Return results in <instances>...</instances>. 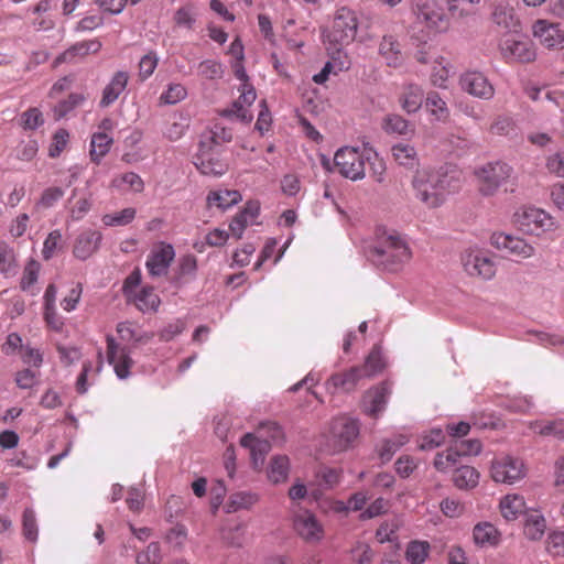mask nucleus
Listing matches in <instances>:
<instances>
[{
  "instance_id": "obj_10",
  "label": "nucleus",
  "mask_w": 564,
  "mask_h": 564,
  "mask_svg": "<svg viewBox=\"0 0 564 564\" xmlns=\"http://www.w3.org/2000/svg\"><path fill=\"white\" fill-rule=\"evenodd\" d=\"M525 475L522 460L512 457H503L491 465V477L497 482L514 484Z\"/></svg>"
},
{
  "instance_id": "obj_30",
  "label": "nucleus",
  "mask_w": 564,
  "mask_h": 564,
  "mask_svg": "<svg viewBox=\"0 0 564 564\" xmlns=\"http://www.w3.org/2000/svg\"><path fill=\"white\" fill-rule=\"evenodd\" d=\"M391 153L398 164L414 169L419 165V158L414 147L405 143H398L391 148Z\"/></svg>"
},
{
  "instance_id": "obj_40",
  "label": "nucleus",
  "mask_w": 564,
  "mask_h": 564,
  "mask_svg": "<svg viewBox=\"0 0 564 564\" xmlns=\"http://www.w3.org/2000/svg\"><path fill=\"white\" fill-rule=\"evenodd\" d=\"M258 500L257 495L251 492H236L230 496L228 502L226 503V512L234 513L240 509H248L253 506Z\"/></svg>"
},
{
  "instance_id": "obj_60",
  "label": "nucleus",
  "mask_w": 564,
  "mask_h": 564,
  "mask_svg": "<svg viewBox=\"0 0 564 564\" xmlns=\"http://www.w3.org/2000/svg\"><path fill=\"white\" fill-rule=\"evenodd\" d=\"M159 58L155 53L145 54L139 63V76L142 80L149 78L158 66Z\"/></svg>"
},
{
  "instance_id": "obj_39",
  "label": "nucleus",
  "mask_w": 564,
  "mask_h": 564,
  "mask_svg": "<svg viewBox=\"0 0 564 564\" xmlns=\"http://www.w3.org/2000/svg\"><path fill=\"white\" fill-rule=\"evenodd\" d=\"M406 442L408 437L404 435H397L392 438L383 440L378 447V455L382 464L391 460L397 451H399Z\"/></svg>"
},
{
  "instance_id": "obj_59",
  "label": "nucleus",
  "mask_w": 564,
  "mask_h": 564,
  "mask_svg": "<svg viewBox=\"0 0 564 564\" xmlns=\"http://www.w3.org/2000/svg\"><path fill=\"white\" fill-rule=\"evenodd\" d=\"M43 123L42 112L37 108H30L21 115V124L26 130H35Z\"/></svg>"
},
{
  "instance_id": "obj_8",
  "label": "nucleus",
  "mask_w": 564,
  "mask_h": 564,
  "mask_svg": "<svg viewBox=\"0 0 564 564\" xmlns=\"http://www.w3.org/2000/svg\"><path fill=\"white\" fill-rule=\"evenodd\" d=\"M412 10L417 20L424 22L427 28L436 31L446 29L444 9L436 0H412Z\"/></svg>"
},
{
  "instance_id": "obj_44",
  "label": "nucleus",
  "mask_w": 564,
  "mask_h": 564,
  "mask_svg": "<svg viewBox=\"0 0 564 564\" xmlns=\"http://www.w3.org/2000/svg\"><path fill=\"white\" fill-rule=\"evenodd\" d=\"M546 524L545 519L540 514H531L525 522L524 533L533 541L540 540L544 534Z\"/></svg>"
},
{
  "instance_id": "obj_61",
  "label": "nucleus",
  "mask_w": 564,
  "mask_h": 564,
  "mask_svg": "<svg viewBox=\"0 0 564 564\" xmlns=\"http://www.w3.org/2000/svg\"><path fill=\"white\" fill-rule=\"evenodd\" d=\"M445 142L457 155H463L471 147V142L467 138L454 133L447 135Z\"/></svg>"
},
{
  "instance_id": "obj_24",
  "label": "nucleus",
  "mask_w": 564,
  "mask_h": 564,
  "mask_svg": "<svg viewBox=\"0 0 564 564\" xmlns=\"http://www.w3.org/2000/svg\"><path fill=\"white\" fill-rule=\"evenodd\" d=\"M491 18L494 23L502 30L513 33L518 32L519 20L514 14V9L508 3L496 4Z\"/></svg>"
},
{
  "instance_id": "obj_48",
  "label": "nucleus",
  "mask_w": 564,
  "mask_h": 564,
  "mask_svg": "<svg viewBox=\"0 0 564 564\" xmlns=\"http://www.w3.org/2000/svg\"><path fill=\"white\" fill-rule=\"evenodd\" d=\"M135 217V209L128 207L115 214H107L102 217V223L106 226H126L130 224Z\"/></svg>"
},
{
  "instance_id": "obj_5",
  "label": "nucleus",
  "mask_w": 564,
  "mask_h": 564,
  "mask_svg": "<svg viewBox=\"0 0 564 564\" xmlns=\"http://www.w3.org/2000/svg\"><path fill=\"white\" fill-rule=\"evenodd\" d=\"M223 149L212 148L210 142H199L198 151L194 156L197 170L207 176H221L228 169V162L221 156Z\"/></svg>"
},
{
  "instance_id": "obj_36",
  "label": "nucleus",
  "mask_w": 564,
  "mask_h": 564,
  "mask_svg": "<svg viewBox=\"0 0 564 564\" xmlns=\"http://www.w3.org/2000/svg\"><path fill=\"white\" fill-rule=\"evenodd\" d=\"M473 536L475 543L480 546H484L485 544L497 545L499 542V533L489 522H482L475 525Z\"/></svg>"
},
{
  "instance_id": "obj_63",
  "label": "nucleus",
  "mask_w": 564,
  "mask_h": 564,
  "mask_svg": "<svg viewBox=\"0 0 564 564\" xmlns=\"http://www.w3.org/2000/svg\"><path fill=\"white\" fill-rule=\"evenodd\" d=\"M546 551L554 556H564V532H553L549 535Z\"/></svg>"
},
{
  "instance_id": "obj_43",
  "label": "nucleus",
  "mask_w": 564,
  "mask_h": 564,
  "mask_svg": "<svg viewBox=\"0 0 564 564\" xmlns=\"http://www.w3.org/2000/svg\"><path fill=\"white\" fill-rule=\"evenodd\" d=\"M425 107L437 120H444L448 116L446 102L436 91L427 93L425 97Z\"/></svg>"
},
{
  "instance_id": "obj_28",
  "label": "nucleus",
  "mask_w": 564,
  "mask_h": 564,
  "mask_svg": "<svg viewBox=\"0 0 564 564\" xmlns=\"http://www.w3.org/2000/svg\"><path fill=\"white\" fill-rule=\"evenodd\" d=\"M113 140L105 132H96L90 140L89 156L91 162L99 164L110 151Z\"/></svg>"
},
{
  "instance_id": "obj_32",
  "label": "nucleus",
  "mask_w": 564,
  "mask_h": 564,
  "mask_svg": "<svg viewBox=\"0 0 564 564\" xmlns=\"http://www.w3.org/2000/svg\"><path fill=\"white\" fill-rule=\"evenodd\" d=\"M128 300L132 301L138 310L143 313L156 311L161 302L152 288H143L140 292H134L131 299Z\"/></svg>"
},
{
  "instance_id": "obj_18",
  "label": "nucleus",
  "mask_w": 564,
  "mask_h": 564,
  "mask_svg": "<svg viewBox=\"0 0 564 564\" xmlns=\"http://www.w3.org/2000/svg\"><path fill=\"white\" fill-rule=\"evenodd\" d=\"M388 394L386 383L369 389L362 397V411L371 417H377L386 408Z\"/></svg>"
},
{
  "instance_id": "obj_33",
  "label": "nucleus",
  "mask_w": 564,
  "mask_h": 564,
  "mask_svg": "<svg viewBox=\"0 0 564 564\" xmlns=\"http://www.w3.org/2000/svg\"><path fill=\"white\" fill-rule=\"evenodd\" d=\"M357 367L362 369L361 373L365 378H372L379 375L386 367L380 347L375 346L367 356L365 364Z\"/></svg>"
},
{
  "instance_id": "obj_25",
  "label": "nucleus",
  "mask_w": 564,
  "mask_h": 564,
  "mask_svg": "<svg viewBox=\"0 0 564 564\" xmlns=\"http://www.w3.org/2000/svg\"><path fill=\"white\" fill-rule=\"evenodd\" d=\"M379 53L390 67H399L403 63L400 43L392 35H384L379 45Z\"/></svg>"
},
{
  "instance_id": "obj_11",
  "label": "nucleus",
  "mask_w": 564,
  "mask_h": 564,
  "mask_svg": "<svg viewBox=\"0 0 564 564\" xmlns=\"http://www.w3.org/2000/svg\"><path fill=\"white\" fill-rule=\"evenodd\" d=\"M465 271L471 276L489 280L496 274V265L491 258L481 251H466L462 257Z\"/></svg>"
},
{
  "instance_id": "obj_23",
  "label": "nucleus",
  "mask_w": 564,
  "mask_h": 564,
  "mask_svg": "<svg viewBox=\"0 0 564 564\" xmlns=\"http://www.w3.org/2000/svg\"><path fill=\"white\" fill-rule=\"evenodd\" d=\"M101 48V43L97 40L78 42L72 45L68 50L58 55L54 62L57 66L62 63H70L76 56H86L88 54H95Z\"/></svg>"
},
{
  "instance_id": "obj_56",
  "label": "nucleus",
  "mask_w": 564,
  "mask_h": 564,
  "mask_svg": "<svg viewBox=\"0 0 564 564\" xmlns=\"http://www.w3.org/2000/svg\"><path fill=\"white\" fill-rule=\"evenodd\" d=\"M117 332L122 340L130 341L133 340L135 343L148 341L151 339V335L143 334L139 335L133 328L131 323L121 322L117 325Z\"/></svg>"
},
{
  "instance_id": "obj_54",
  "label": "nucleus",
  "mask_w": 564,
  "mask_h": 564,
  "mask_svg": "<svg viewBox=\"0 0 564 564\" xmlns=\"http://www.w3.org/2000/svg\"><path fill=\"white\" fill-rule=\"evenodd\" d=\"M40 271V263L35 260H30L23 271V275L21 278V289L23 291H30L32 285L37 281Z\"/></svg>"
},
{
  "instance_id": "obj_13",
  "label": "nucleus",
  "mask_w": 564,
  "mask_h": 564,
  "mask_svg": "<svg viewBox=\"0 0 564 564\" xmlns=\"http://www.w3.org/2000/svg\"><path fill=\"white\" fill-rule=\"evenodd\" d=\"M490 241L497 249L508 250L510 253L524 259L531 258L535 252L534 247L523 239L503 232L492 234Z\"/></svg>"
},
{
  "instance_id": "obj_51",
  "label": "nucleus",
  "mask_w": 564,
  "mask_h": 564,
  "mask_svg": "<svg viewBox=\"0 0 564 564\" xmlns=\"http://www.w3.org/2000/svg\"><path fill=\"white\" fill-rule=\"evenodd\" d=\"M220 115L227 118H236L245 123H249L253 118L252 113L240 102V100L234 101L231 107L221 110Z\"/></svg>"
},
{
  "instance_id": "obj_27",
  "label": "nucleus",
  "mask_w": 564,
  "mask_h": 564,
  "mask_svg": "<svg viewBox=\"0 0 564 564\" xmlns=\"http://www.w3.org/2000/svg\"><path fill=\"white\" fill-rule=\"evenodd\" d=\"M423 101L424 91L420 86L410 84L404 87L400 97V104L403 110L408 113H414L422 107Z\"/></svg>"
},
{
  "instance_id": "obj_31",
  "label": "nucleus",
  "mask_w": 564,
  "mask_h": 564,
  "mask_svg": "<svg viewBox=\"0 0 564 564\" xmlns=\"http://www.w3.org/2000/svg\"><path fill=\"white\" fill-rule=\"evenodd\" d=\"M500 510L506 520H516L525 511L523 497L518 495H507L500 502Z\"/></svg>"
},
{
  "instance_id": "obj_47",
  "label": "nucleus",
  "mask_w": 564,
  "mask_h": 564,
  "mask_svg": "<svg viewBox=\"0 0 564 564\" xmlns=\"http://www.w3.org/2000/svg\"><path fill=\"white\" fill-rule=\"evenodd\" d=\"M198 75L206 79H220L224 76L221 63L215 59H205L198 64Z\"/></svg>"
},
{
  "instance_id": "obj_49",
  "label": "nucleus",
  "mask_w": 564,
  "mask_h": 564,
  "mask_svg": "<svg viewBox=\"0 0 564 564\" xmlns=\"http://www.w3.org/2000/svg\"><path fill=\"white\" fill-rule=\"evenodd\" d=\"M271 451V443L269 440L262 438L253 445L250 452L251 463L254 469L260 470L264 464L267 454Z\"/></svg>"
},
{
  "instance_id": "obj_26",
  "label": "nucleus",
  "mask_w": 564,
  "mask_h": 564,
  "mask_svg": "<svg viewBox=\"0 0 564 564\" xmlns=\"http://www.w3.org/2000/svg\"><path fill=\"white\" fill-rule=\"evenodd\" d=\"M128 79L129 76L126 72H117L102 91L100 106L108 107L115 102L126 89Z\"/></svg>"
},
{
  "instance_id": "obj_7",
  "label": "nucleus",
  "mask_w": 564,
  "mask_h": 564,
  "mask_svg": "<svg viewBox=\"0 0 564 564\" xmlns=\"http://www.w3.org/2000/svg\"><path fill=\"white\" fill-rule=\"evenodd\" d=\"M365 162L366 159L355 148H341L334 156L335 166L338 172L346 178L358 181L365 177Z\"/></svg>"
},
{
  "instance_id": "obj_64",
  "label": "nucleus",
  "mask_w": 564,
  "mask_h": 564,
  "mask_svg": "<svg viewBox=\"0 0 564 564\" xmlns=\"http://www.w3.org/2000/svg\"><path fill=\"white\" fill-rule=\"evenodd\" d=\"M549 172L558 177H564V151L557 152L550 156L546 162Z\"/></svg>"
},
{
  "instance_id": "obj_17",
  "label": "nucleus",
  "mask_w": 564,
  "mask_h": 564,
  "mask_svg": "<svg viewBox=\"0 0 564 564\" xmlns=\"http://www.w3.org/2000/svg\"><path fill=\"white\" fill-rule=\"evenodd\" d=\"M294 530L306 542H317L323 536V530L315 516L310 511H303L294 517Z\"/></svg>"
},
{
  "instance_id": "obj_2",
  "label": "nucleus",
  "mask_w": 564,
  "mask_h": 564,
  "mask_svg": "<svg viewBox=\"0 0 564 564\" xmlns=\"http://www.w3.org/2000/svg\"><path fill=\"white\" fill-rule=\"evenodd\" d=\"M357 28L358 21L354 11L345 7L337 10L332 30L325 35L327 51L333 58L336 54L340 55L343 46L355 40Z\"/></svg>"
},
{
  "instance_id": "obj_1",
  "label": "nucleus",
  "mask_w": 564,
  "mask_h": 564,
  "mask_svg": "<svg viewBox=\"0 0 564 564\" xmlns=\"http://www.w3.org/2000/svg\"><path fill=\"white\" fill-rule=\"evenodd\" d=\"M365 254L373 265L390 272L399 271L412 256L399 235L381 229L377 231L375 241L366 247Z\"/></svg>"
},
{
  "instance_id": "obj_3",
  "label": "nucleus",
  "mask_w": 564,
  "mask_h": 564,
  "mask_svg": "<svg viewBox=\"0 0 564 564\" xmlns=\"http://www.w3.org/2000/svg\"><path fill=\"white\" fill-rule=\"evenodd\" d=\"M512 174V167L505 162H489L475 171L479 192L485 196L494 195Z\"/></svg>"
},
{
  "instance_id": "obj_22",
  "label": "nucleus",
  "mask_w": 564,
  "mask_h": 564,
  "mask_svg": "<svg viewBox=\"0 0 564 564\" xmlns=\"http://www.w3.org/2000/svg\"><path fill=\"white\" fill-rule=\"evenodd\" d=\"M501 51L505 56L512 57L521 63H529L535 58V51L529 42L513 37L506 39L501 43Z\"/></svg>"
},
{
  "instance_id": "obj_57",
  "label": "nucleus",
  "mask_w": 564,
  "mask_h": 564,
  "mask_svg": "<svg viewBox=\"0 0 564 564\" xmlns=\"http://www.w3.org/2000/svg\"><path fill=\"white\" fill-rule=\"evenodd\" d=\"M137 564H159L161 561V549L158 542H151L144 552L137 555Z\"/></svg>"
},
{
  "instance_id": "obj_21",
  "label": "nucleus",
  "mask_w": 564,
  "mask_h": 564,
  "mask_svg": "<svg viewBox=\"0 0 564 564\" xmlns=\"http://www.w3.org/2000/svg\"><path fill=\"white\" fill-rule=\"evenodd\" d=\"M429 173L444 200L449 193L457 189L458 171L454 166H441L438 170Z\"/></svg>"
},
{
  "instance_id": "obj_46",
  "label": "nucleus",
  "mask_w": 564,
  "mask_h": 564,
  "mask_svg": "<svg viewBox=\"0 0 564 564\" xmlns=\"http://www.w3.org/2000/svg\"><path fill=\"white\" fill-rule=\"evenodd\" d=\"M85 96L83 94H70L67 99L59 101L54 108V115L56 119L64 118L67 116L73 109L78 107L85 101Z\"/></svg>"
},
{
  "instance_id": "obj_20",
  "label": "nucleus",
  "mask_w": 564,
  "mask_h": 564,
  "mask_svg": "<svg viewBox=\"0 0 564 564\" xmlns=\"http://www.w3.org/2000/svg\"><path fill=\"white\" fill-rule=\"evenodd\" d=\"M533 34L547 48L561 47L564 43V34L558 25L546 20H538L534 23Z\"/></svg>"
},
{
  "instance_id": "obj_52",
  "label": "nucleus",
  "mask_w": 564,
  "mask_h": 564,
  "mask_svg": "<svg viewBox=\"0 0 564 564\" xmlns=\"http://www.w3.org/2000/svg\"><path fill=\"white\" fill-rule=\"evenodd\" d=\"M561 427V420L555 421H533L529 423V429L542 436L557 437V431Z\"/></svg>"
},
{
  "instance_id": "obj_50",
  "label": "nucleus",
  "mask_w": 564,
  "mask_h": 564,
  "mask_svg": "<svg viewBox=\"0 0 564 564\" xmlns=\"http://www.w3.org/2000/svg\"><path fill=\"white\" fill-rule=\"evenodd\" d=\"M460 457L456 446L448 448L446 452L437 453L434 459V467L440 471H446L454 466Z\"/></svg>"
},
{
  "instance_id": "obj_38",
  "label": "nucleus",
  "mask_w": 564,
  "mask_h": 564,
  "mask_svg": "<svg viewBox=\"0 0 564 564\" xmlns=\"http://www.w3.org/2000/svg\"><path fill=\"white\" fill-rule=\"evenodd\" d=\"M479 473L470 466H462L453 474V482L458 489H470L477 486Z\"/></svg>"
},
{
  "instance_id": "obj_35",
  "label": "nucleus",
  "mask_w": 564,
  "mask_h": 564,
  "mask_svg": "<svg viewBox=\"0 0 564 564\" xmlns=\"http://www.w3.org/2000/svg\"><path fill=\"white\" fill-rule=\"evenodd\" d=\"M17 272L18 261L13 248L7 242L0 241V274L12 276Z\"/></svg>"
},
{
  "instance_id": "obj_16",
  "label": "nucleus",
  "mask_w": 564,
  "mask_h": 564,
  "mask_svg": "<svg viewBox=\"0 0 564 564\" xmlns=\"http://www.w3.org/2000/svg\"><path fill=\"white\" fill-rule=\"evenodd\" d=\"M107 359L108 362L113 366L115 372L119 379H127L129 377L133 361L124 348L119 351L118 344L110 335L107 336Z\"/></svg>"
},
{
  "instance_id": "obj_53",
  "label": "nucleus",
  "mask_w": 564,
  "mask_h": 564,
  "mask_svg": "<svg viewBox=\"0 0 564 564\" xmlns=\"http://www.w3.org/2000/svg\"><path fill=\"white\" fill-rule=\"evenodd\" d=\"M186 95L187 90L182 84H171L166 91L161 95L160 100L165 105H175L183 100Z\"/></svg>"
},
{
  "instance_id": "obj_6",
  "label": "nucleus",
  "mask_w": 564,
  "mask_h": 564,
  "mask_svg": "<svg viewBox=\"0 0 564 564\" xmlns=\"http://www.w3.org/2000/svg\"><path fill=\"white\" fill-rule=\"evenodd\" d=\"M360 424L358 420L340 416L333 420L330 425L329 442L335 452H343L350 447L358 437Z\"/></svg>"
},
{
  "instance_id": "obj_58",
  "label": "nucleus",
  "mask_w": 564,
  "mask_h": 564,
  "mask_svg": "<svg viewBox=\"0 0 564 564\" xmlns=\"http://www.w3.org/2000/svg\"><path fill=\"white\" fill-rule=\"evenodd\" d=\"M40 372L30 368L18 371L15 383L20 389H31L39 383Z\"/></svg>"
},
{
  "instance_id": "obj_14",
  "label": "nucleus",
  "mask_w": 564,
  "mask_h": 564,
  "mask_svg": "<svg viewBox=\"0 0 564 564\" xmlns=\"http://www.w3.org/2000/svg\"><path fill=\"white\" fill-rule=\"evenodd\" d=\"M459 84L464 91L478 98L490 99L495 94L492 85L479 72L465 73L462 75Z\"/></svg>"
},
{
  "instance_id": "obj_45",
  "label": "nucleus",
  "mask_w": 564,
  "mask_h": 564,
  "mask_svg": "<svg viewBox=\"0 0 564 564\" xmlns=\"http://www.w3.org/2000/svg\"><path fill=\"white\" fill-rule=\"evenodd\" d=\"M22 533L24 538L31 542H35L39 535V529L35 512L31 508H26L22 514Z\"/></svg>"
},
{
  "instance_id": "obj_15",
  "label": "nucleus",
  "mask_w": 564,
  "mask_h": 564,
  "mask_svg": "<svg viewBox=\"0 0 564 564\" xmlns=\"http://www.w3.org/2000/svg\"><path fill=\"white\" fill-rule=\"evenodd\" d=\"M174 257V249L167 243H161L158 249L152 250L145 263L150 275H165Z\"/></svg>"
},
{
  "instance_id": "obj_62",
  "label": "nucleus",
  "mask_w": 564,
  "mask_h": 564,
  "mask_svg": "<svg viewBox=\"0 0 564 564\" xmlns=\"http://www.w3.org/2000/svg\"><path fill=\"white\" fill-rule=\"evenodd\" d=\"M69 134L65 129L57 130L53 135V142L48 149V155L51 158L58 156L65 149L68 142Z\"/></svg>"
},
{
  "instance_id": "obj_9",
  "label": "nucleus",
  "mask_w": 564,
  "mask_h": 564,
  "mask_svg": "<svg viewBox=\"0 0 564 564\" xmlns=\"http://www.w3.org/2000/svg\"><path fill=\"white\" fill-rule=\"evenodd\" d=\"M415 196L430 208H436L444 203L441 193L434 186L429 171L416 172L412 180Z\"/></svg>"
},
{
  "instance_id": "obj_4",
  "label": "nucleus",
  "mask_w": 564,
  "mask_h": 564,
  "mask_svg": "<svg viewBox=\"0 0 564 564\" xmlns=\"http://www.w3.org/2000/svg\"><path fill=\"white\" fill-rule=\"evenodd\" d=\"M513 223L524 234L540 236L554 228L551 215L535 207H523L513 215Z\"/></svg>"
},
{
  "instance_id": "obj_37",
  "label": "nucleus",
  "mask_w": 564,
  "mask_h": 564,
  "mask_svg": "<svg viewBox=\"0 0 564 564\" xmlns=\"http://www.w3.org/2000/svg\"><path fill=\"white\" fill-rule=\"evenodd\" d=\"M241 200V195L238 191H217L210 192L207 196V203L209 206H217L218 208L225 210L232 205L237 204Z\"/></svg>"
},
{
  "instance_id": "obj_42",
  "label": "nucleus",
  "mask_w": 564,
  "mask_h": 564,
  "mask_svg": "<svg viewBox=\"0 0 564 564\" xmlns=\"http://www.w3.org/2000/svg\"><path fill=\"white\" fill-rule=\"evenodd\" d=\"M232 132L220 124H215L207 134H204L199 142H210L212 148H219L224 143L230 142Z\"/></svg>"
},
{
  "instance_id": "obj_19",
  "label": "nucleus",
  "mask_w": 564,
  "mask_h": 564,
  "mask_svg": "<svg viewBox=\"0 0 564 564\" xmlns=\"http://www.w3.org/2000/svg\"><path fill=\"white\" fill-rule=\"evenodd\" d=\"M102 235L97 230H85L75 240L73 254L79 260H87L99 249Z\"/></svg>"
},
{
  "instance_id": "obj_12",
  "label": "nucleus",
  "mask_w": 564,
  "mask_h": 564,
  "mask_svg": "<svg viewBox=\"0 0 564 564\" xmlns=\"http://www.w3.org/2000/svg\"><path fill=\"white\" fill-rule=\"evenodd\" d=\"M361 371V368L355 366L343 372L332 375L325 383L326 390L330 394H337L339 392L349 393L354 391L358 382L365 379Z\"/></svg>"
},
{
  "instance_id": "obj_55",
  "label": "nucleus",
  "mask_w": 564,
  "mask_h": 564,
  "mask_svg": "<svg viewBox=\"0 0 564 564\" xmlns=\"http://www.w3.org/2000/svg\"><path fill=\"white\" fill-rule=\"evenodd\" d=\"M258 430L262 436H267L269 441L275 444L283 442L284 440L283 430L276 422H261Z\"/></svg>"
},
{
  "instance_id": "obj_29",
  "label": "nucleus",
  "mask_w": 564,
  "mask_h": 564,
  "mask_svg": "<svg viewBox=\"0 0 564 564\" xmlns=\"http://www.w3.org/2000/svg\"><path fill=\"white\" fill-rule=\"evenodd\" d=\"M290 460L286 455H275L268 468V478L273 484L284 482L289 477Z\"/></svg>"
},
{
  "instance_id": "obj_41",
  "label": "nucleus",
  "mask_w": 564,
  "mask_h": 564,
  "mask_svg": "<svg viewBox=\"0 0 564 564\" xmlns=\"http://www.w3.org/2000/svg\"><path fill=\"white\" fill-rule=\"evenodd\" d=\"M430 551V544L426 541H411L405 551V558L410 564H422L425 562Z\"/></svg>"
},
{
  "instance_id": "obj_34",
  "label": "nucleus",
  "mask_w": 564,
  "mask_h": 564,
  "mask_svg": "<svg viewBox=\"0 0 564 564\" xmlns=\"http://www.w3.org/2000/svg\"><path fill=\"white\" fill-rule=\"evenodd\" d=\"M382 129L387 133H395L399 135H410L414 133V124L400 115H388L383 119Z\"/></svg>"
}]
</instances>
